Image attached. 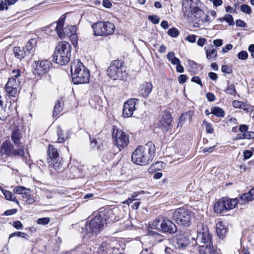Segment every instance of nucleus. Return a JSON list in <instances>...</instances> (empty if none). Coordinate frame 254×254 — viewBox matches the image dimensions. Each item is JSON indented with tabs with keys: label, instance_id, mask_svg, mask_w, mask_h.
<instances>
[{
	"label": "nucleus",
	"instance_id": "48",
	"mask_svg": "<svg viewBox=\"0 0 254 254\" xmlns=\"http://www.w3.org/2000/svg\"><path fill=\"white\" fill-rule=\"evenodd\" d=\"M240 9L242 12L247 14H250L252 12L250 6L247 4H243L241 5Z\"/></svg>",
	"mask_w": 254,
	"mask_h": 254
},
{
	"label": "nucleus",
	"instance_id": "8",
	"mask_svg": "<svg viewBox=\"0 0 254 254\" xmlns=\"http://www.w3.org/2000/svg\"><path fill=\"white\" fill-rule=\"evenodd\" d=\"M152 225L156 230L165 233L172 234L177 230L176 225L172 221L164 217L156 218Z\"/></svg>",
	"mask_w": 254,
	"mask_h": 254
},
{
	"label": "nucleus",
	"instance_id": "60",
	"mask_svg": "<svg viewBox=\"0 0 254 254\" xmlns=\"http://www.w3.org/2000/svg\"><path fill=\"white\" fill-rule=\"evenodd\" d=\"M186 40L190 43H194L196 41V36L194 35H189L186 37Z\"/></svg>",
	"mask_w": 254,
	"mask_h": 254
},
{
	"label": "nucleus",
	"instance_id": "29",
	"mask_svg": "<svg viewBox=\"0 0 254 254\" xmlns=\"http://www.w3.org/2000/svg\"><path fill=\"white\" fill-rule=\"evenodd\" d=\"M21 138V132L19 130L16 129L12 131L11 138L16 145H19Z\"/></svg>",
	"mask_w": 254,
	"mask_h": 254
},
{
	"label": "nucleus",
	"instance_id": "3",
	"mask_svg": "<svg viewBox=\"0 0 254 254\" xmlns=\"http://www.w3.org/2000/svg\"><path fill=\"white\" fill-rule=\"evenodd\" d=\"M71 45L65 41L59 43L56 47L53 61L61 65L68 63L71 57Z\"/></svg>",
	"mask_w": 254,
	"mask_h": 254
},
{
	"label": "nucleus",
	"instance_id": "12",
	"mask_svg": "<svg viewBox=\"0 0 254 254\" xmlns=\"http://www.w3.org/2000/svg\"><path fill=\"white\" fill-rule=\"evenodd\" d=\"M173 118L169 111H164L162 112L158 123L159 127L164 132L170 131L172 127Z\"/></svg>",
	"mask_w": 254,
	"mask_h": 254
},
{
	"label": "nucleus",
	"instance_id": "10",
	"mask_svg": "<svg viewBox=\"0 0 254 254\" xmlns=\"http://www.w3.org/2000/svg\"><path fill=\"white\" fill-rule=\"evenodd\" d=\"M173 218L180 225L190 226L191 219V213L187 208L181 207L177 209L173 214Z\"/></svg>",
	"mask_w": 254,
	"mask_h": 254
},
{
	"label": "nucleus",
	"instance_id": "61",
	"mask_svg": "<svg viewBox=\"0 0 254 254\" xmlns=\"http://www.w3.org/2000/svg\"><path fill=\"white\" fill-rule=\"evenodd\" d=\"M191 81L195 82L200 86H202L200 78L198 76H194L191 78Z\"/></svg>",
	"mask_w": 254,
	"mask_h": 254
},
{
	"label": "nucleus",
	"instance_id": "49",
	"mask_svg": "<svg viewBox=\"0 0 254 254\" xmlns=\"http://www.w3.org/2000/svg\"><path fill=\"white\" fill-rule=\"evenodd\" d=\"M238 58L242 60H246L248 59V54L245 51H242L238 54Z\"/></svg>",
	"mask_w": 254,
	"mask_h": 254
},
{
	"label": "nucleus",
	"instance_id": "40",
	"mask_svg": "<svg viewBox=\"0 0 254 254\" xmlns=\"http://www.w3.org/2000/svg\"><path fill=\"white\" fill-rule=\"evenodd\" d=\"M5 91L11 96L15 97L17 94V88L13 87H5Z\"/></svg>",
	"mask_w": 254,
	"mask_h": 254
},
{
	"label": "nucleus",
	"instance_id": "57",
	"mask_svg": "<svg viewBox=\"0 0 254 254\" xmlns=\"http://www.w3.org/2000/svg\"><path fill=\"white\" fill-rule=\"evenodd\" d=\"M8 3L6 1V0H4V1H2L0 3V9L1 10H3L4 9H8V7L7 6L8 5Z\"/></svg>",
	"mask_w": 254,
	"mask_h": 254
},
{
	"label": "nucleus",
	"instance_id": "18",
	"mask_svg": "<svg viewBox=\"0 0 254 254\" xmlns=\"http://www.w3.org/2000/svg\"><path fill=\"white\" fill-rule=\"evenodd\" d=\"M11 105V101L3 106L2 101H0V120L4 121L9 116Z\"/></svg>",
	"mask_w": 254,
	"mask_h": 254
},
{
	"label": "nucleus",
	"instance_id": "59",
	"mask_svg": "<svg viewBox=\"0 0 254 254\" xmlns=\"http://www.w3.org/2000/svg\"><path fill=\"white\" fill-rule=\"evenodd\" d=\"M187 79V75L185 74H181L178 78V81L180 83L182 84L185 83Z\"/></svg>",
	"mask_w": 254,
	"mask_h": 254
},
{
	"label": "nucleus",
	"instance_id": "45",
	"mask_svg": "<svg viewBox=\"0 0 254 254\" xmlns=\"http://www.w3.org/2000/svg\"><path fill=\"white\" fill-rule=\"evenodd\" d=\"M168 34L172 37H177L179 35V32L176 28L172 27L168 30Z\"/></svg>",
	"mask_w": 254,
	"mask_h": 254
},
{
	"label": "nucleus",
	"instance_id": "46",
	"mask_svg": "<svg viewBox=\"0 0 254 254\" xmlns=\"http://www.w3.org/2000/svg\"><path fill=\"white\" fill-rule=\"evenodd\" d=\"M226 93L230 95H234L236 93L235 86L233 84L229 85L227 88L225 90Z\"/></svg>",
	"mask_w": 254,
	"mask_h": 254
},
{
	"label": "nucleus",
	"instance_id": "17",
	"mask_svg": "<svg viewBox=\"0 0 254 254\" xmlns=\"http://www.w3.org/2000/svg\"><path fill=\"white\" fill-rule=\"evenodd\" d=\"M137 101V99L133 98L125 103L123 110V115L125 118H129L132 116L135 110V105Z\"/></svg>",
	"mask_w": 254,
	"mask_h": 254
},
{
	"label": "nucleus",
	"instance_id": "16",
	"mask_svg": "<svg viewBox=\"0 0 254 254\" xmlns=\"http://www.w3.org/2000/svg\"><path fill=\"white\" fill-rule=\"evenodd\" d=\"M35 65L33 69L34 74L42 75L46 74L49 70L52 64L49 61L43 60L36 62Z\"/></svg>",
	"mask_w": 254,
	"mask_h": 254
},
{
	"label": "nucleus",
	"instance_id": "54",
	"mask_svg": "<svg viewBox=\"0 0 254 254\" xmlns=\"http://www.w3.org/2000/svg\"><path fill=\"white\" fill-rule=\"evenodd\" d=\"M203 124H205V128L207 132L212 133L213 132V129L210 124L206 123L205 121L203 122Z\"/></svg>",
	"mask_w": 254,
	"mask_h": 254
},
{
	"label": "nucleus",
	"instance_id": "64",
	"mask_svg": "<svg viewBox=\"0 0 254 254\" xmlns=\"http://www.w3.org/2000/svg\"><path fill=\"white\" fill-rule=\"evenodd\" d=\"M248 51L251 53L252 57L254 59V44H251L249 46Z\"/></svg>",
	"mask_w": 254,
	"mask_h": 254
},
{
	"label": "nucleus",
	"instance_id": "11",
	"mask_svg": "<svg viewBox=\"0 0 254 254\" xmlns=\"http://www.w3.org/2000/svg\"><path fill=\"white\" fill-rule=\"evenodd\" d=\"M193 240L199 247L201 246H209L212 243L211 236L206 227H202V230L197 232L196 239Z\"/></svg>",
	"mask_w": 254,
	"mask_h": 254
},
{
	"label": "nucleus",
	"instance_id": "2",
	"mask_svg": "<svg viewBox=\"0 0 254 254\" xmlns=\"http://www.w3.org/2000/svg\"><path fill=\"white\" fill-rule=\"evenodd\" d=\"M70 71L72 82L74 84L89 82V70L79 60H75L71 63Z\"/></svg>",
	"mask_w": 254,
	"mask_h": 254
},
{
	"label": "nucleus",
	"instance_id": "37",
	"mask_svg": "<svg viewBox=\"0 0 254 254\" xmlns=\"http://www.w3.org/2000/svg\"><path fill=\"white\" fill-rule=\"evenodd\" d=\"M139 194V192H133L130 194V196L128 198V199L124 201L123 203L126 204H129L134 200L139 199V198H138Z\"/></svg>",
	"mask_w": 254,
	"mask_h": 254
},
{
	"label": "nucleus",
	"instance_id": "42",
	"mask_svg": "<svg viewBox=\"0 0 254 254\" xmlns=\"http://www.w3.org/2000/svg\"><path fill=\"white\" fill-rule=\"evenodd\" d=\"M76 28L74 26H71L69 28V30L70 32H67V28H65V37H69L70 35L73 37H75L76 36L73 34L75 33Z\"/></svg>",
	"mask_w": 254,
	"mask_h": 254
},
{
	"label": "nucleus",
	"instance_id": "5",
	"mask_svg": "<svg viewBox=\"0 0 254 254\" xmlns=\"http://www.w3.org/2000/svg\"><path fill=\"white\" fill-rule=\"evenodd\" d=\"M107 74L114 80L124 79L127 74L125 63L120 60L114 61L108 67Z\"/></svg>",
	"mask_w": 254,
	"mask_h": 254
},
{
	"label": "nucleus",
	"instance_id": "41",
	"mask_svg": "<svg viewBox=\"0 0 254 254\" xmlns=\"http://www.w3.org/2000/svg\"><path fill=\"white\" fill-rule=\"evenodd\" d=\"M220 20L221 21H226L230 25H234L235 24L233 16L228 14L225 15L222 18H220Z\"/></svg>",
	"mask_w": 254,
	"mask_h": 254
},
{
	"label": "nucleus",
	"instance_id": "15",
	"mask_svg": "<svg viewBox=\"0 0 254 254\" xmlns=\"http://www.w3.org/2000/svg\"><path fill=\"white\" fill-rule=\"evenodd\" d=\"M204 16V12L202 9L198 7H194L190 14V16H187L186 18L191 22L199 25L203 22Z\"/></svg>",
	"mask_w": 254,
	"mask_h": 254
},
{
	"label": "nucleus",
	"instance_id": "28",
	"mask_svg": "<svg viewBox=\"0 0 254 254\" xmlns=\"http://www.w3.org/2000/svg\"><path fill=\"white\" fill-rule=\"evenodd\" d=\"M13 53L14 56L19 60L23 59L27 55L29 54L26 50L21 49L19 47H14Z\"/></svg>",
	"mask_w": 254,
	"mask_h": 254
},
{
	"label": "nucleus",
	"instance_id": "14",
	"mask_svg": "<svg viewBox=\"0 0 254 254\" xmlns=\"http://www.w3.org/2000/svg\"><path fill=\"white\" fill-rule=\"evenodd\" d=\"M190 244V238L184 234L177 233L173 237V245L177 249H185Z\"/></svg>",
	"mask_w": 254,
	"mask_h": 254
},
{
	"label": "nucleus",
	"instance_id": "27",
	"mask_svg": "<svg viewBox=\"0 0 254 254\" xmlns=\"http://www.w3.org/2000/svg\"><path fill=\"white\" fill-rule=\"evenodd\" d=\"M253 200H254V188L251 189L248 192L241 195L240 197V200L242 201V204L246 201L248 202Z\"/></svg>",
	"mask_w": 254,
	"mask_h": 254
},
{
	"label": "nucleus",
	"instance_id": "36",
	"mask_svg": "<svg viewBox=\"0 0 254 254\" xmlns=\"http://www.w3.org/2000/svg\"><path fill=\"white\" fill-rule=\"evenodd\" d=\"M19 81L16 78H14L13 77L10 78L5 85V87H13L18 88L19 86Z\"/></svg>",
	"mask_w": 254,
	"mask_h": 254
},
{
	"label": "nucleus",
	"instance_id": "24",
	"mask_svg": "<svg viewBox=\"0 0 254 254\" xmlns=\"http://www.w3.org/2000/svg\"><path fill=\"white\" fill-rule=\"evenodd\" d=\"M223 198L224 202H225V205L226 206V211L235 208L239 202L238 199L236 198L233 199L225 197H223Z\"/></svg>",
	"mask_w": 254,
	"mask_h": 254
},
{
	"label": "nucleus",
	"instance_id": "26",
	"mask_svg": "<svg viewBox=\"0 0 254 254\" xmlns=\"http://www.w3.org/2000/svg\"><path fill=\"white\" fill-rule=\"evenodd\" d=\"M214 211L217 214L222 213L226 210V206L225 205V202H224L223 198L217 200L214 206Z\"/></svg>",
	"mask_w": 254,
	"mask_h": 254
},
{
	"label": "nucleus",
	"instance_id": "33",
	"mask_svg": "<svg viewBox=\"0 0 254 254\" xmlns=\"http://www.w3.org/2000/svg\"><path fill=\"white\" fill-rule=\"evenodd\" d=\"M27 190H28V189L23 186H17L13 189V191L16 194H24V195L23 197L28 198L29 194H27L26 192V191Z\"/></svg>",
	"mask_w": 254,
	"mask_h": 254
},
{
	"label": "nucleus",
	"instance_id": "22",
	"mask_svg": "<svg viewBox=\"0 0 254 254\" xmlns=\"http://www.w3.org/2000/svg\"><path fill=\"white\" fill-rule=\"evenodd\" d=\"M182 10L184 16H190V14L191 12L192 9H191V5L192 3V0H182Z\"/></svg>",
	"mask_w": 254,
	"mask_h": 254
},
{
	"label": "nucleus",
	"instance_id": "31",
	"mask_svg": "<svg viewBox=\"0 0 254 254\" xmlns=\"http://www.w3.org/2000/svg\"><path fill=\"white\" fill-rule=\"evenodd\" d=\"M148 235L152 237L154 239L155 242H156L159 243L162 242L163 240L166 241V239L163 235L154 231H149Z\"/></svg>",
	"mask_w": 254,
	"mask_h": 254
},
{
	"label": "nucleus",
	"instance_id": "43",
	"mask_svg": "<svg viewBox=\"0 0 254 254\" xmlns=\"http://www.w3.org/2000/svg\"><path fill=\"white\" fill-rule=\"evenodd\" d=\"M192 115V113L190 111L183 113L180 117V122L188 119L190 120L191 119Z\"/></svg>",
	"mask_w": 254,
	"mask_h": 254
},
{
	"label": "nucleus",
	"instance_id": "13",
	"mask_svg": "<svg viewBox=\"0 0 254 254\" xmlns=\"http://www.w3.org/2000/svg\"><path fill=\"white\" fill-rule=\"evenodd\" d=\"M48 155L49 157L48 163L50 167L55 170H59L61 166V162L59 159V154L58 150L54 145H49L48 148Z\"/></svg>",
	"mask_w": 254,
	"mask_h": 254
},
{
	"label": "nucleus",
	"instance_id": "63",
	"mask_svg": "<svg viewBox=\"0 0 254 254\" xmlns=\"http://www.w3.org/2000/svg\"><path fill=\"white\" fill-rule=\"evenodd\" d=\"M237 26L245 27L246 26V23L241 19H238L236 21Z\"/></svg>",
	"mask_w": 254,
	"mask_h": 254
},
{
	"label": "nucleus",
	"instance_id": "38",
	"mask_svg": "<svg viewBox=\"0 0 254 254\" xmlns=\"http://www.w3.org/2000/svg\"><path fill=\"white\" fill-rule=\"evenodd\" d=\"M36 44V40L35 39H30L26 44L25 50L29 54L30 51Z\"/></svg>",
	"mask_w": 254,
	"mask_h": 254
},
{
	"label": "nucleus",
	"instance_id": "47",
	"mask_svg": "<svg viewBox=\"0 0 254 254\" xmlns=\"http://www.w3.org/2000/svg\"><path fill=\"white\" fill-rule=\"evenodd\" d=\"M165 166L164 163L162 161H157L155 163L152 165V167L154 170H160L163 168Z\"/></svg>",
	"mask_w": 254,
	"mask_h": 254
},
{
	"label": "nucleus",
	"instance_id": "56",
	"mask_svg": "<svg viewBox=\"0 0 254 254\" xmlns=\"http://www.w3.org/2000/svg\"><path fill=\"white\" fill-rule=\"evenodd\" d=\"M206 98L208 100V101H210V102H213L215 100V96H214V95L211 93H207L206 94Z\"/></svg>",
	"mask_w": 254,
	"mask_h": 254
},
{
	"label": "nucleus",
	"instance_id": "1",
	"mask_svg": "<svg viewBox=\"0 0 254 254\" xmlns=\"http://www.w3.org/2000/svg\"><path fill=\"white\" fill-rule=\"evenodd\" d=\"M156 153L154 144L149 141L144 145H139L133 152L131 160L134 164L144 166L150 164L153 160Z\"/></svg>",
	"mask_w": 254,
	"mask_h": 254
},
{
	"label": "nucleus",
	"instance_id": "4",
	"mask_svg": "<svg viewBox=\"0 0 254 254\" xmlns=\"http://www.w3.org/2000/svg\"><path fill=\"white\" fill-rule=\"evenodd\" d=\"M24 150L23 148L15 149L14 145L9 140L2 142L0 147V158L5 160L9 157L19 156L23 157Z\"/></svg>",
	"mask_w": 254,
	"mask_h": 254
},
{
	"label": "nucleus",
	"instance_id": "62",
	"mask_svg": "<svg viewBox=\"0 0 254 254\" xmlns=\"http://www.w3.org/2000/svg\"><path fill=\"white\" fill-rule=\"evenodd\" d=\"M13 226L17 229H21L22 228V224L19 221H15L13 223Z\"/></svg>",
	"mask_w": 254,
	"mask_h": 254
},
{
	"label": "nucleus",
	"instance_id": "6",
	"mask_svg": "<svg viewBox=\"0 0 254 254\" xmlns=\"http://www.w3.org/2000/svg\"><path fill=\"white\" fill-rule=\"evenodd\" d=\"M106 219L100 214L97 215L89 224L85 226L86 233L88 237L97 235L102 231L104 224H106Z\"/></svg>",
	"mask_w": 254,
	"mask_h": 254
},
{
	"label": "nucleus",
	"instance_id": "23",
	"mask_svg": "<svg viewBox=\"0 0 254 254\" xmlns=\"http://www.w3.org/2000/svg\"><path fill=\"white\" fill-rule=\"evenodd\" d=\"M200 254H219L214 248L213 244L209 246H201L199 249Z\"/></svg>",
	"mask_w": 254,
	"mask_h": 254
},
{
	"label": "nucleus",
	"instance_id": "39",
	"mask_svg": "<svg viewBox=\"0 0 254 254\" xmlns=\"http://www.w3.org/2000/svg\"><path fill=\"white\" fill-rule=\"evenodd\" d=\"M206 57L209 60H212L215 59L217 57V52L216 49H212L210 51H208L207 49H206Z\"/></svg>",
	"mask_w": 254,
	"mask_h": 254
},
{
	"label": "nucleus",
	"instance_id": "35",
	"mask_svg": "<svg viewBox=\"0 0 254 254\" xmlns=\"http://www.w3.org/2000/svg\"><path fill=\"white\" fill-rule=\"evenodd\" d=\"M211 114H213L217 117H224L225 115L224 110L219 107H212L211 109Z\"/></svg>",
	"mask_w": 254,
	"mask_h": 254
},
{
	"label": "nucleus",
	"instance_id": "53",
	"mask_svg": "<svg viewBox=\"0 0 254 254\" xmlns=\"http://www.w3.org/2000/svg\"><path fill=\"white\" fill-rule=\"evenodd\" d=\"M240 108L243 109L244 111H246L247 112H249L251 111L252 107L250 105L246 103L243 102Z\"/></svg>",
	"mask_w": 254,
	"mask_h": 254
},
{
	"label": "nucleus",
	"instance_id": "7",
	"mask_svg": "<svg viewBox=\"0 0 254 254\" xmlns=\"http://www.w3.org/2000/svg\"><path fill=\"white\" fill-rule=\"evenodd\" d=\"M129 135L127 133L115 126L113 127L112 141L113 144L120 151H121L128 145L129 142Z\"/></svg>",
	"mask_w": 254,
	"mask_h": 254
},
{
	"label": "nucleus",
	"instance_id": "51",
	"mask_svg": "<svg viewBox=\"0 0 254 254\" xmlns=\"http://www.w3.org/2000/svg\"><path fill=\"white\" fill-rule=\"evenodd\" d=\"M148 19L153 23L156 24L159 23L160 18L157 15H149L148 16Z\"/></svg>",
	"mask_w": 254,
	"mask_h": 254
},
{
	"label": "nucleus",
	"instance_id": "50",
	"mask_svg": "<svg viewBox=\"0 0 254 254\" xmlns=\"http://www.w3.org/2000/svg\"><path fill=\"white\" fill-rule=\"evenodd\" d=\"M50 218L48 217H44L39 218L37 220V223L40 225H47L50 222Z\"/></svg>",
	"mask_w": 254,
	"mask_h": 254
},
{
	"label": "nucleus",
	"instance_id": "34",
	"mask_svg": "<svg viewBox=\"0 0 254 254\" xmlns=\"http://www.w3.org/2000/svg\"><path fill=\"white\" fill-rule=\"evenodd\" d=\"M110 248V245L106 242H103L98 248V253L101 254H104L107 252Z\"/></svg>",
	"mask_w": 254,
	"mask_h": 254
},
{
	"label": "nucleus",
	"instance_id": "19",
	"mask_svg": "<svg viewBox=\"0 0 254 254\" xmlns=\"http://www.w3.org/2000/svg\"><path fill=\"white\" fill-rule=\"evenodd\" d=\"M153 85L151 83L145 82L142 83L139 87V93L143 98H147L152 91Z\"/></svg>",
	"mask_w": 254,
	"mask_h": 254
},
{
	"label": "nucleus",
	"instance_id": "32",
	"mask_svg": "<svg viewBox=\"0 0 254 254\" xmlns=\"http://www.w3.org/2000/svg\"><path fill=\"white\" fill-rule=\"evenodd\" d=\"M63 101L62 99L58 100L55 105L54 111H53V117H57L61 111H62L63 105Z\"/></svg>",
	"mask_w": 254,
	"mask_h": 254
},
{
	"label": "nucleus",
	"instance_id": "55",
	"mask_svg": "<svg viewBox=\"0 0 254 254\" xmlns=\"http://www.w3.org/2000/svg\"><path fill=\"white\" fill-rule=\"evenodd\" d=\"M17 210L16 209L13 208L5 211L4 213V215L6 216L11 215L17 212Z\"/></svg>",
	"mask_w": 254,
	"mask_h": 254
},
{
	"label": "nucleus",
	"instance_id": "21",
	"mask_svg": "<svg viewBox=\"0 0 254 254\" xmlns=\"http://www.w3.org/2000/svg\"><path fill=\"white\" fill-rule=\"evenodd\" d=\"M216 230L218 236L220 239H223L227 232V228L222 222L219 221L216 223Z\"/></svg>",
	"mask_w": 254,
	"mask_h": 254
},
{
	"label": "nucleus",
	"instance_id": "25",
	"mask_svg": "<svg viewBox=\"0 0 254 254\" xmlns=\"http://www.w3.org/2000/svg\"><path fill=\"white\" fill-rule=\"evenodd\" d=\"M57 135L58 136V142L59 143H63L66 139H67L69 137L70 131H67L66 133H64V131L62 129L61 127H57Z\"/></svg>",
	"mask_w": 254,
	"mask_h": 254
},
{
	"label": "nucleus",
	"instance_id": "20",
	"mask_svg": "<svg viewBox=\"0 0 254 254\" xmlns=\"http://www.w3.org/2000/svg\"><path fill=\"white\" fill-rule=\"evenodd\" d=\"M64 23V18H60L57 23L55 28L58 35L61 38H65V28H63Z\"/></svg>",
	"mask_w": 254,
	"mask_h": 254
},
{
	"label": "nucleus",
	"instance_id": "58",
	"mask_svg": "<svg viewBox=\"0 0 254 254\" xmlns=\"http://www.w3.org/2000/svg\"><path fill=\"white\" fill-rule=\"evenodd\" d=\"M253 155V152L250 150H245L244 152V157L245 159H248Z\"/></svg>",
	"mask_w": 254,
	"mask_h": 254
},
{
	"label": "nucleus",
	"instance_id": "52",
	"mask_svg": "<svg viewBox=\"0 0 254 254\" xmlns=\"http://www.w3.org/2000/svg\"><path fill=\"white\" fill-rule=\"evenodd\" d=\"M243 137L247 139H253L254 138V132L247 131L243 133Z\"/></svg>",
	"mask_w": 254,
	"mask_h": 254
},
{
	"label": "nucleus",
	"instance_id": "30",
	"mask_svg": "<svg viewBox=\"0 0 254 254\" xmlns=\"http://www.w3.org/2000/svg\"><path fill=\"white\" fill-rule=\"evenodd\" d=\"M1 191L4 195L5 199L8 200L16 202L17 204H19L18 201L15 197V195L11 191L3 189H1Z\"/></svg>",
	"mask_w": 254,
	"mask_h": 254
},
{
	"label": "nucleus",
	"instance_id": "44",
	"mask_svg": "<svg viewBox=\"0 0 254 254\" xmlns=\"http://www.w3.org/2000/svg\"><path fill=\"white\" fill-rule=\"evenodd\" d=\"M13 237H21L23 238L26 239H27L29 238V236L27 234H26L25 233L22 232H17L15 233H13L11 234H10L9 238Z\"/></svg>",
	"mask_w": 254,
	"mask_h": 254
},
{
	"label": "nucleus",
	"instance_id": "9",
	"mask_svg": "<svg viewBox=\"0 0 254 254\" xmlns=\"http://www.w3.org/2000/svg\"><path fill=\"white\" fill-rule=\"evenodd\" d=\"M95 36H108L112 35L115 29L113 23L109 22H99L92 25Z\"/></svg>",
	"mask_w": 254,
	"mask_h": 254
}]
</instances>
